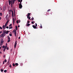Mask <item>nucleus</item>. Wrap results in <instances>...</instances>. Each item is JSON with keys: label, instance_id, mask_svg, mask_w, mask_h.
Masks as SVG:
<instances>
[{"label": "nucleus", "instance_id": "nucleus-13", "mask_svg": "<svg viewBox=\"0 0 73 73\" xmlns=\"http://www.w3.org/2000/svg\"><path fill=\"white\" fill-rule=\"evenodd\" d=\"M13 25H14L15 24V19L14 18H13Z\"/></svg>", "mask_w": 73, "mask_h": 73}, {"label": "nucleus", "instance_id": "nucleus-31", "mask_svg": "<svg viewBox=\"0 0 73 73\" xmlns=\"http://www.w3.org/2000/svg\"><path fill=\"white\" fill-rule=\"evenodd\" d=\"M40 28H42V25L41 23V25H40Z\"/></svg>", "mask_w": 73, "mask_h": 73}, {"label": "nucleus", "instance_id": "nucleus-18", "mask_svg": "<svg viewBox=\"0 0 73 73\" xmlns=\"http://www.w3.org/2000/svg\"><path fill=\"white\" fill-rule=\"evenodd\" d=\"M15 28L16 29V30H17L18 29V27L17 25L15 26Z\"/></svg>", "mask_w": 73, "mask_h": 73}, {"label": "nucleus", "instance_id": "nucleus-8", "mask_svg": "<svg viewBox=\"0 0 73 73\" xmlns=\"http://www.w3.org/2000/svg\"><path fill=\"white\" fill-rule=\"evenodd\" d=\"M33 27L34 28V29H36L37 28V27L35 26V25H33Z\"/></svg>", "mask_w": 73, "mask_h": 73}, {"label": "nucleus", "instance_id": "nucleus-58", "mask_svg": "<svg viewBox=\"0 0 73 73\" xmlns=\"http://www.w3.org/2000/svg\"><path fill=\"white\" fill-rule=\"evenodd\" d=\"M12 9H10V11L12 12Z\"/></svg>", "mask_w": 73, "mask_h": 73}, {"label": "nucleus", "instance_id": "nucleus-2", "mask_svg": "<svg viewBox=\"0 0 73 73\" xmlns=\"http://www.w3.org/2000/svg\"><path fill=\"white\" fill-rule=\"evenodd\" d=\"M4 42V40L3 38H1V42L0 43V46H1L3 44V42Z\"/></svg>", "mask_w": 73, "mask_h": 73}, {"label": "nucleus", "instance_id": "nucleus-50", "mask_svg": "<svg viewBox=\"0 0 73 73\" xmlns=\"http://www.w3.org/2000/svg\"><path fill=\"white\" fill-rule=\"evenodd\" d=\"M7 50H8V49H9L8 48V47H7Z\"/></svg>", "mask_w": 73, "mask_h": 73}, {"label": "nucleus", "instance_id": "nucleus-42", "mask_svg": "<svg viewBox=\"0 0 73 73\" xmlns=\"http://www.w3.org/2000/svg\"><path fill=\"white\" fill-rule=\"evenodd\" d=\"M32 23L33 24L34 23V22H33V21L32 22Z\"/></svg>", "mask_w": 73, "mask_h": 73}, {"label": "nucleus", "instance_id": "nucleus-48", "mask_svg": "<svg viewBox=\"0 0 73 73\" xmlns=\"http://www.w3.org/2000/svg\"><path fill=\"white\" fill-rule=\"evenodd\" d=\"M18 2H21L20 0H18Z\"/></svg>", "mask_w": 73, "mask_h": 73}, {"label": "nucleus", "instance_id": "nucleus-30", "mask_svg": "<svg viewBox=\"0 0 73 73\" xmlns=\"http://www.w3.org/2000/svg\"><path fill=\"white\" fill-rule=\"evenodd\" d=\"M34 18H33V17H32V20L33 21V20H34Z\"/></svg>", "mask_w": 73, "mask_h": 73}, {"label": "nucleus", "instance_id": "nucleus-20", "mask_svg": "<svg viewBox=\"0 0 73 73\" xmlns=\"http://www.w3.org/2000/svg\"><path fill=\"white\" fill-rule=\"evenodd\" d=\"M9 22V20H8L6 22H7V25L8 23V22Z\"/></svg>", "mask_w": 73, "mask_h": 73}, {"label": "nucleus", "instance_id": "nucleus-16", "mask_svg": "<svg viewBox=\"0 0 73 73\" xmlns=\"http://www.w3.org/2000/svg\"><path fill=\"white\" fill-rule=\"evenodd\" d=\"M8 17V14H7L6 16V17H5L6 19H7V18Z\"/></svg>", "mask_w": 73, "mask_h": 73}, {"label": "nucleus", "instance_id": "nucleus-41", "mask_svg": "<svg viewBox=\"0 0 73 73\" xmlns=\"http://www.w3.org/2000/svg\"><path fill=\"white\" fill-rule=\"evenodd\" d=\"M51 9H48V11H47V12H49V11H50Z\"/></svg>", "mask_w": 73, "mask_h": 73}, {"label": "nucleus", "instance_id": "nucleus-26", "mask_svg": "<svg viewBox=\"0 0 73 73\" xmlns=\"http://www.w3.org/2000/svg\"><path fill=\"white\" fill-rule=\"evenodd\" d=\"M0 15H1V16H2V13H0Z\"/></svg>", "mask_w": 73, "mask_h": 73}, {"label": "nucleus", "instance_id": "nucleus-37", "mask_svg": "<svg viewBox=\"0 0 73 73\" xmlns=\"http://www.w3.org/2000/svg\"><path fill=\"white\" fill-rule=\"evenodd\" d=\"M30 22L29 21H27V23H30Z\"/></svg>", "mask_w": 73, "mask_h": 73}, {"label": "nucleus", "instance_id": "nucleus-51", "mask_svg": "<svg viewBox=\"0 0 73 73\" xmlns=\"http://www.w3.org/2000/svg\"><path fill=\"white\" fill-rule=\"evenodd\" d=\"M20 4L21 5H22V4H21V1Z\"/></svg>", "mask_w": 73, "mask_h": 73}, {"label": "nucleus", "instance_id": "nucleus-23", "mask_svg": "<svg viewBox=\"0 0 73 73\" xmlns=\"http://www.w3.org/2000/svg\"><path fill=\"white\" fill-rule=\"evenodd\" d=\"M13 28V27L11 26V27H9V29H12Z\"/></svg>", "mask_w": 73, "mask_h": 73}, {"label": "nucleus", "instance_id": "nucleus-52", "mask_svg": "<svg viewBox=\"0 0 73 73\" xmlns=\"http://www.w3.org/2000/svg\"><path fill=\"white\" fill-rule=\"evenodd\" d=\"M8 1H6V3H8Z\"/></svg>", "mask_w": 73, "mask_h": 73}, {"label": "nucleus", "instance_id": "nucleus-14", "mask_svg": "<svg viewBox=\"0 0 73 73\" xmlns=\"http://www.w3.org/2000/svg\"><path fill=\"white\" fill-rule=\"evenodd\" d=\"M30 23H28V24L27 25V27H29V26H30Z\"/></svg>", "mask_w": 73, "mask_h": 73}, {"label": "nucleus", "instance_id": "nucleus-47", "mask_svg": "<svg viewBox=\"0 0 73 73\" xmlns=\"http://www.w3.org/2000/svg\"><path fill=\"white\" fill-rule=\"evenodd\" d=\"M8 39H9V40H10V37H9V36Z\"/></svg>", "mask_w": 73, "mask_h": 73}, {"label": "nucleus", "instance_id": "nucleus-63", "mask_svg": "<svg viewBox=\"0 0 73 73\" xmlns=\"http://www.w3.org/2000/svg\"><path fill=\"white\" fill-rule=\"evenodd\" d=\"M7 38H8H8H9V36H7Z\"/></svg>", "mask_w": 73, "mask_h": 73}, {"label": "nucleus", "instance_id": "nucleus-19", "mask_svg": "<svg viewBox=\"0 0 73 73\" xmlns=\"http://www.w3.org/2000/svg\"><path fill=\"white\" fill-rule=\"evenodd\" d=\"M5 28H6V27H7V22H6V23H5Z\"/></svg>", "mask_w": 73, "mask_h": 73}, {"label": "nucleus", "instance_id": "nucleus-10", "mask_svg": "<svg viewBox=\"0 0 73 73\" xmlns=\"http://www.w3.org/2000/svg\"><path fill=\"white\" fill-rule=\"evenodd\" d=\"M3 11H5L6 9L5 6H4L3 8Z\"/></svg>", "mask_w": 73, "mask_h": 73}, {"label": "nucleus", "instance_id": "nucleus-22", "mask_svg": "<svg viewBox=\"0 0 73 73\" xmlns=\"http://www.w3.org/2000/svg\"><path fill=\"white\" fill-rule=\"evenodd\" d=\"M15 65H16L17 66H18V63H15Z\"/></svg>", "mask_w": 73, "mask_h": 73}, {"label": "nucleus", "instance_id": "nucleus-39", "mask_svg": "<svg viewBox=\"0 0 73 73\" xmlns=\"http://www.w3.org/2000/svg\"><path fill=\"white\" fill-rule=\"evenodd\" d=\"M13 4H14V3H15V0H13Z\"/></svg>", "mask_w": 73, "mask_h": 73}, {"label": "nucleus", "instance_id": "nucleus-3", "mask_svg": "<svg viewBox=\"0 0 73 73\" xmlns=\"http://www.w3.org/2000/svg\"><path fill=\"white\" fill-rule=\"evenodd\" d=\"M13 32H14V35H15V36H16L17 32L16 30H13Z\"/></svg>", "mask_w": 73, "mask_h": 73}, {"label": "nucleus", "instance_id": "nucleus-56", "mask_svg": "<svg viewBox=\"0 0 73 73\" xmlns=\"http://www.w3.org/2000/svg\"><path fill=\"white\" fill-rule=\"evenodd\" d=\"M5 55H4L3 56V57L5 58Z\"/></svg>", "mask_w": 73, "mask_h": 73}, {"label": "nucleus", "instance_id": "nucleus-57", "mask_svg": "<svg viewBox=\"0 0 73 73\" xmlns=\"http://www.w3.org/2000/svg\"><path fill=\"white\" fill-rule=\"evenodd\" d=\"M1 48H2L1 46L0 47V49H1Z\"/></svg>", "mask_w": 73, "mask_h": 73}, {"label": "nucleus", "instance_id": "nucleus-28", "mask_svg": "<svg viewBox=\"0 0 73 73\" xmlns=\"http://www.w3.org/2000/svg\"><path fill=\"white\" fill-rule=\"evenodd\" d=\"M5 48H4V49H3V51L5 52Z\"/></svg>", "mask_w": 73, "mask_h": 73}, {"label": "nucleus", "instance_id": "nucleus-5", "mask_svg": "<svg viewBox=\"0 0 73 73\" xmlns=\"http://www.w3.org/2000/svg\"><path fill=\"white\" fill-rule=\"evenodd\" d=\"M19 8H20V9H21V8H22V5H21L20 3H19Z\"/></svg>", "mask_w": 73, "mask_h": 73}, {"label": "nucleus", "instance_id": "nucleus-34", "mask_svg": "<svg viewBox=\"0 0 73 73\" xmlns=\"http://www.w3.org/2000/svg\"><path fill=\"white\" fill-rule=\"evenodd\" d=\"M7 46H6H6H5V50L6 49V48H7Z\"/></svg>", "mask_w": 73, "mask_h": 73}, {"label": "nucleus", "instance_id": "nucleus-62", "mask_svg": "<svg viewBox=\"0 0 73 73\" xmlns=\"http://www.w3.org/2000/svg\"><path fill=\"white\" fill-rule=\"evenodd\" d=\"M8 64H7V65H9V63H8Z\"/></svg>", "mask_w": 73, "mask_h": 73}, {"label": "nucleus", "instance_id": "nucleus-46", "mask_svg": "<svg viewBox=\"0 0 73 73\" xmlns=\"http://www.w3.org/2000/svg\"><path fill=\"white\" fill-rule=\"evenodd\" d=\"M5 64V62L4 61H3V64Z\"/></svg>", "mask_w": 73, "mask_h": 73}, {"label": "nucleus", "instance_id": "nucleus-21", "mask_svg": "<svg viewBox=\"0 0 73 73\" xmlns=\"http://www.w3.org/2000/svg\"><path fill=\"white\" fill-rule=\"evenodd\" d=\"M1 72H3V71H4V70H3V69H1Z\"/></svg>", "mask_w": 73, "mask_h": 73}, {"label": "nucleus", "instance_id": "nucleus-33", "mask_svg": "<svg viewBox=\"0 0 73 73\" xmlns=\"http://www.w3.org/2000/svg\"><path fill=\"white\" fill-rule=\"evenodd\" d=\"M9 67H10V68H11L12 66H11V64H10Z\"/></svg>", "mask_w": 73, "mask_h": 73}, {"label": "nucleus", "instance_id": "nucleus-60", "mask_svg": "<svg viewBox=\"0 0 73 73\" xmlns=\"http://www.w3.org/2000/svg\"><path fill=\"white\" fill-rule=\"evenodd\" d=\"M0 8H1V10H2V8H1V7H0Z\"/></svg>", "mask_w": 73, "mask_h": 73}, {"label": "nucleus", "instance_id": "nucleus-45", "mask_svg": "<svg viewBox=\"0 0 73 73\" xmlns=\"http://www.w3.org/2000/svg\"><path fill=\"white\" fill-rule=\"evenodd\" d=\"M6 28H7V29H8V28H9V27H6Z\"/></svg>", "mask_w": 73, "mask_h": 73}, {"label": "nucleus", "instance_id": "nucleus-29", "mask_svg": "<svg viewBox=\"0 0 73 73\" xmlns=\"http://www.w3.org/2000/svg\"><path fill=\"white\" fill-rule=\"evenodd\" d=\"M10 41H11V40H10L8 39L7 42H10Z\"/></svg>", "mask_w": 73, "mask_h": 73}, {"label": "nucleus", "instance_id": "nucleus-35", "mask_svg": "<svg viewBox=\"0 0 73 73\" xmlns=\"http://www.w3.org/2000/svg\"><path fill=\"white\" fill-rule=\"evenodd\" d=\"M28 19H30V20H31V18H30V16H29V17Z\"/></svg>", "mask_w": 73, "mask_h": 73}, {"label": "nucleus", "instance_id": "nucleus-40", "mask_svg": "<svg viewBox=\"0 0 73 73\" xmlns=\"http://www.w3.org/2000/svg\"><path fill=\"white\" fill-rule=\"evenodd\" d=\"M2 48H5V46H3Z\"/></svg>", "mask_w": 73, "mask_h": 73}, {"label": "nucleus", "instance_id": "nucleus-64", "mask_svg": "<svg viewBox=\"0 0 73 73\" xmlns=\"http://www.w3.org/2000/svg\"><path fill=\"white\" fill-rule=\"evenodd\" d=\"M22 0H21V2H22Z\"/></svg>", "mask_w": 73, "mask_h": 73}, {"label": "nucleus", "instance_id": "nucleus-59", "mask_svg": "<svg viewBox=\"0 0 73 73\" xmlns=\"http://www.w3.org/2000/svg\"><path fill=\"white\" fill-rule=\"evenodd\" d=\"M20 37H19V39H20Z\"/></svg>", "mask_w": 73, "mask_h": 73}, {"label": "nucleus", "instance_id": "nucleus-12", "mask_svg": "<svg viewBox=\"0 0 73 73\" xmlns=\"http://www.w3.org/2000/svg\"><path fill=\"white\" fill-rule=\"evenodd\" d=\"M11 3V1H10V0H9V5H10Z\"/></svg>", "mask_w": 73, "mask_h": 73}, {"label": "nucleus", "instance_id": "nucleus-44", "mask_svg": "<svg viewBox=\"0 0 73 73\" xmlns=\"http://www.w3.org/2000/svg\"><path fill=\"white\" fill-rule=\"evenodd\" d=\"M35 25H36V26H37V25L36 23H35Z\"/></svg>", "mask_w": 73, "mask_h": 73}, {"label": "nucleus", "instance_id": "nucleus-25", "mask_svg": "<svg viewBox=\"0 0 73 73\" xmlns=\"http://www.w3.org/2000/svg\"><path fill=\"white\" fill-rule=\"evenodd\" d=\"M12 23H11V24H10V25L9 26V27H11V26H12Z\"/></svg>", "mask_w": 73, "mask_h": 73}, {"label": "nucleus", "instance_id": "nucleus-15", "mask_svg": "<svg viewBox=\"0 0 73 73\" xmlns=\"http://www.w3.org/2000/svg\"><path fill=\"white\" fill-rule=\"evenodd\" d=\"M10 58L9 57V60L8 61V63H9L10 62Z\"/></svg>", "mask_w": 73, "mask_h": 73}, {"label": "nucleus", "instance_id": "nucleus-7", "mask_svg": "<svg viewBox=\"0 0 73 73\" xmlns=\"http://www.w3.org/2000/svg\"><path fill=\"white\" fill-rule=\"evenodd\" d=\"M31 15V13H28V14H27V18H29V17L30 16V15Z\"/></svg>", "mask_w": 73, "mask_h": 73}, {"label": "nucleus", "instance_id": "nucleus-17", "mask_svg": "<svg viewBox=\"0 0 73 73\" xmlns=\"http://www.w3.org/2000/svg\"><path fill=\"white\" fill-rule=\"evenodd\" d=\"M9 32V31H7L6 32V34H7V33H8Z\"/></svg>", "mask_w": 73, "mask_h": 73}, {"label": "nucleus", "instance_id": "nucleus-32", "mask_svg": "<svg viewBox=\"0 0 73 73\" xmlns=\"http://www.w3.org/2000/svg\"><path fill=\"white\" fill-rule=\"evenodd\" d=\"M4 72H7V70H4Z\"/></svg>", "mask_w": 73, "mask_h": 73}, {"label": "nucleus", "instance_id": "nucleus-38", "mask_svg": "<svg viewBox=\"0 0 73 73\" xmlns=\"http://www.w3.org/2000/svg\"><path fill=\"white\" fill-rule=\"evenodd\" d=\"M0 29H2L3 28L2 27H0Z\"/></svg>", "mask_w": 73, "mask_h": 73}, {"label": "nucleus", "instance_id": "nucleus-53", "mask_svg": "<svg viewBox=\"0 0 73 73\" xmlns=\"http://www.w3.org/2000/svg\"><path fill=\"white\" fill-rule=\"evenodd\" d=\"M0 54H2V52L1 51H0Z\"/></svg>", "mask_w": 73, "mask_h": 73}, {"label": "nucleus", "instance_id": "nucleus-6", "mask_svg": "<svg viewBox=\"0 0 73 73\" xmlns=\"http://www.w3.org/2000/svg\"><path fill=\"white\" fill-rule=\"evenodd\" d=\"M13 0H11V7L12 8H13Z\"/></svg>", "mask_w": 73, "mask_h": 73}, {"label": "nucleus", "instance_id": "nucleus-9", "mask_svg": "<svg viewBox=\"0 0 73 73\" xmlns=\"http://www.w3.org/2000/svg\"><path fill=\"white\" fill-rule=\"evenodd\" d=\"M12 17L13 18L14 17V12L13 11H12Z\"/></svg>", "mask_w": 73, "mask_h": 73}, {"label": "nucleus", "instance_id": "nucleus-4", "mask_svg": "<svg viewBox=\"0 0 73 73\" xmlns=\"http://www.w3.org/2000/svg\"><path fill=\"white\" fill-rule=\"evenodd\" d=\"M17 40H16V41H15V44H14V48H16V46H17Z\"/></svg>", "mask_w": 73, "mask_h": 73}, {"label": "nucleus", "instance_id": "nucleus-1", "mask_svg": "<svg viewBox=\"0 0 73 73\" xmlns=\"http://www.w3.org/2000/svg\"><path fill=\"white\" fill-rule=\"evenodd\" d=\"M6 33V31L5 30L3 31V33L2 34H1L0 36V37H2L3 38H4V36L5 35V33Z\"/></svg>", "mask_w": 73, "mask_h": 73}, {"label": "nucleus", "instance_id": "nucleus-11", "mask_svg": "<svg viewBox=\"0 0 73 73\" xmlns=\"http://www.w3.org/2000/svg\"><path fill=\"white\" fill-rule=\"evenodd\" d=\"M2 28L3 29H6V27H5V25H3L2 27Z\"/></svg>", "mask_w": 73, "mask_h": 73}, {"label": "nucleus", "instance_id": "nucleus-49", "mask_svg": "<svg viewBox=\"0 0 73 73\" xmlns=\"http://www.w3.org/2000/svg\"><path fill=\"white\" fill-rule=\"evenodd\" d=\"M9 35H10V36H12V34H9Z\"/></svg>", "mask_w": 73, "mask_h": 73}, {"label": "nucleus", "instance_id": "nucleus-61", "mask_svg": "<svg viewBox=\"0 0 73 73\" xmlns=\"http://www.w3.org/2000/svg\"><path fill=\"white\" fill-rule=\"evenodd\" d=\"M20 27V25H18V27Z\"/></svg>", "mask_w": 73, "mask_h": 73}, {"label": "nucleus", "instance_id": "nucleus-27", "mask_svg": "<svg viewBox=\"0 0 73 73\" xmlns=\"http://www.w3.org/2000/svg\"><path fill=\"white\" fill-rule=\"evenodd\" d=\"M13 66H15V64L13 63Z\"/></svg>", "mask_w": 73, "mask_h": 73}, {"label": "nucleus", "instance_id": "nucleus-36", "mask_svg": "<svg viewBox=\"0 0 73 73\" xmlns=\"http://www.w3.org/2000/svg\"><path fill=\"white\" fill-rule=\"evenodd\" d=\"M14 16H15V10H14Z\"/></svg>", "mask_w": 73, "mask_h": 73}, {"label": "nucleus", "instance_id": "nucleus-55", "mask_svg": "<svg viewBox=\"0 0 73 73\" xmlns=\"http://www.w3.org/2000/svg\"><path fill=\"white\" fill-rule=\"evenodd\" d=\"M1 17H0V20H1Z\"/></svg>", "mask_w": 73, "mask_h": 73}, {"label": "nucleus", "instance_id": "nucleus-43", "mask_svg": "<svg viewBox=\"0 0 73 73\" xmlns=\"http://www.w3.org/2000/svg\"><path fill=\"white\" fill-rule=\"evenodd\" d=\"M19 23L18 21H17V23Z\"/></svg>", "mask_w": 73, "mask_h": 73}, {"label": "nucleus", "instance_id": "nucleus-54", "mask_svg": "<svg viewBox=\"0 0 73 73\" xmlns=\"http://www.w3.org/2000/svg\"><path fill=\"white\" fill-rule=\"evenodd\" d=\"M6 46H7V43H6Z\"/></svg>", "mask_w": 73, "mask_h": 73}, {"label": "nucleus", "instance_id": "nucleus-24", "mask_svg": "<svg viewBox=\"0 0 73 73\" xmlns=\"http://www.w3.org/2000/svg\"><path fill=\"white\" fill-rule=\"evenodd\" d=\"M4 62H7V60H6V59H5Z\"/></svg>", "mask_w": 73, "mask_h": 73}]
</instances>
